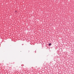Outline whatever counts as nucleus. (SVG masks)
<instances>
[{
    "mask_svg": "<svg viewBox=\"0 0 74 74\" xmlns=\"http://www.w3.org/2000/svg\"><path fill=\"white\" fill-rule=\"evenodd\" d=\"M52 45V44L51 43H49V46H50V45Z\"/></svg>",
    "mask_w": 74,
    "mask_h": 74,
    "instance_id": "f257e3e1",
    "label": "nucleus"
}]
</instances>
